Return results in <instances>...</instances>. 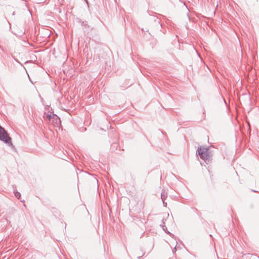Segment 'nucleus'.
<instances>
[{
  "mask_svg": "<svg viewBox=\"0 0 259 259\" xmlns=\"http://www.w3.org/2000/svg\"><path fill=\"white\" fill-rule=\"evenodd\" d=\"M14 193L15 195V196L18 199H20L21 198V194L20 192L17 191L16 190H14Z\"/></svg>",
  "mask_w": 259,
  "mask_h": 259,
  "instance_id": "nucleus-5",
  "label": "nucleus"
},
{
  "mask_svg": "<svg viewBox=\"0 0 259 259\" xmlns=\"http://www.w3.org/2000/svg\"><path fill=\"white\" fill-rule=\"evenodd\" d=\"M82 25L86 26V25H87V21L82 22Z\"/></svg>",
  "mask_w": 259,
  "mask_h": 259,
  "instance_id": "nucleus-7",
  "label": "nucleus"
},
{
  "mask_svg": "<svg viewBox=\"0 0 259 259\" xmlns=\"http://www.w3.org/2000/svg\"><path fill=\"white\" fill-rule=\"evenodd\" d=\"M53 117V116L51 114H47V118L49 119V120H51V118Z\"/></svg>",
  "mask_w": 259,
  "mask_h": 259,
  "instance_id": "nucleus-6",
  "label": "nucleus"
},
{
  "mask_svg": "<svg viewBox=\"0 0 259 259\" xmlns=\"http://www.w3.org/2000/svg\"><path fill=\"white\" fill-rule=\"evenodd\" d=\"M11 140L6 130L0 125V140L7 144L9 146L13 147Z\"/></svg>",
  "mask_w": 259,
  "mask_h": 259,
  "instance_id": "nucleus-1",
  "label": "nucleus"
},
{
  "mask_svg": "<svg viewBox=\"0 0 259 259\" xmlns=\"http://www.w3.org/2000/svg\"><path fill=\"white\" fill-rule=\"evenodd\" d=\"M208 148L200 147L198 148L197 152L200 157L205 161L209 162L211 160V156L208 152Z\"/></svg>",
  "mask_w": 259,
  "mask_h": 259,
  "instance_id": "nucleus-2",
  "label": "nucleus"
},
{
  "mask_svg": "<svg viewBox=\"0 0 259 259\" xmlns=\"http://www.w3.org/2000/svg\"><path fill=\"white\" fill-rule=\"evenodd\" d=\"M167 192L165 190H162V191L161 193V198L163 202L164 206H166V204H167L166 203L164 202V200L167 198Z\"/></svg>",
  "mask_w": 259,
  "mask_h": 259,
  "instance_id": "nucleus-3",
  "label": "nucleus"
},
{
  "mask_svg": "<svg viewBox=\"0 0 259 259\" xmlns=\"http://www.w3.org/2000/svg\"><path fill=\"white\" fill-rule=\"evenodd\" d=\"M84 1H85V2H86V3H87L88 5H89V3H88V0H84Z\"/></svg>",
  "mask_w": 259,
  "mask_h": 259,
  "instance_id": "nucleus-8",
  "label": "nucleus"
},
{
  "mask_svg": "<svg viewBox=\"0 0 259 259\" xmlns=\"http://www.w3.org/2000/svg\"><path fill=\"white\" fill-rule=\"evenodd\" d=\"M160 227H162V229L163 230V231H165V232L168 234H169L170 236H171V235H173L172 234H171L169 232L167 231V227L165 226V225H164V222L163 221V220H162V224H161L160 225Z\"/></svg>",
  "mask_w": 259,
  "mask_h": 259,
  "instance_id": "nucleus-4",
  "label": "nucleus"
},
{
  "mask_svg": "<svg viewBox=\"0 0 259 259\" xmlns=\"http://www.w3.org/2000/svg\"><path fill=\"white\" fill-rule=\"evenodd\" d=\"M141 256H139V257H138V258H139V259H140V258H141Z\"/></svg>",
  "mask_w": 259,
  "mask_h": 259,
  "instance_id": "nucleus-9",
  "label": "nucleus"
}]
</instances>
